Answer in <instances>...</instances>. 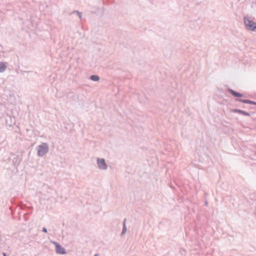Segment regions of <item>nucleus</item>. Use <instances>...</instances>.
Segmentation results:
<instances>
[{
  "label": "nucleus",
  "mask_w": 256,
  "mask_h": 256,
  "mask_svg": "<svg viewBox=\"0 0 256 256\" xmlns=\"http://www.w3.org/2000/svg\"><path fill=\"white\" fill-rule=\"evenodd\" d=\"M42 230H43V232H47V230H46V228H43Z\"/></svg>",
  "instance_id": "9d476101"
},
{
  "label": "nucleus",
  "mask_w": 256,
  "mask_h": 256,
  "mask_svg": "<svg viewBox=\"0 0 256 256\" xmlns=\"http://www.w3.org/2000/svg\"><path fill=\"white\" fill-rule=\"evenodd\" d=\"M239 100L240 102H244V103L252 104L253 101H252L250 100Z\"/></svg>",
  "instance_id": "1a4fd4ad"
},
{
  "label": "nucleus",
  "mask_w": 256,
  "mask_h": 256,
  "mask_svg": "<svg viewBox=\"0 0 256 256\" xmlns=\"http://www.w3.org/2000/svg\"><path fill=\"white\" fill-rule=\"evenodd\" d=\"M98 164L99 168L101 169H106V165L104 159H98Z\"/></svg>",
  "instance_id": "20e7f679"
},
{
  "label": "nucleus",
  "mask_w": 256,
  "mask_h": 256,
  "mask_svg": "<svg viewBox=\"0 0 256 256\" xmlns=\"http://www.w3.org/2000/svg\"><path fill=\"white\" fill-rule=\"evenodd\" d=\"M4 256H6V254H4Z\"/></svg>",
  "instance_id": "f8f14e48"
},
{
  "label": "nucleus",
  "mask_w": 256,
  "mask_h": 256,
  "mask_svg": "<svg viewBox=\"0 0 256 256\" xmlns=\"http://www.w3.org/2000/svg\"><path fill=\"white\" fill-rule=\"evenodd\" d=\"M6 65L4 63L1 62H0V72H3L5 70L6 68Z\"/></svg>",
  "instance_id": "0eeeda50"
},
{
  "label": "nucleus",
  "mask_w": 256,
  "mask_h": 256,
  "mask_svg": "<svg viewBox=\"0 0 256 256\" xmlns=\"http://www.w3.org/2000/svg\"><path fill=\"white\" fill-rule=\"evenodd\" d=\"M48 152V146L45 144L40 145L38 147V153L40 156H44Z\"/></svg>",
  "instance_id": "f03ea898"
},
{
  "label": "nucleus",
  "mask_w": 256,
  "mask_h": 256,
  "mask_svg": "<svg viewBox=\"0 0 256 256\" xmlns=\"http://www.w3.org/2000/svg\"><path fill=\"white\" fill-rule=\"evenodd\" d=\"M244 22L248 30H254L256 29V22L250 20V18L245 17Z\"/></svg>",
  "instance_id": "f257e3e1"
},
{
  "label": "nucleus",
  "mask_w": 256,
  "mask_h": 256,
  "mask_svg": "<svg viewBox=\"0 0 256 256\" xmlns=\"http://www.w3.org/2000/svg\"><path fill=\"white\" fill-rule=\"evenodd\" d=\"M91 79L94 81H98L99 80V77L96 75H92L90 77Z\"/></svg>",
  "instance_id": "6e6552de"
},
{
  "label": "nucleus",
  "mask_w": 256,
  "mask_h": 256,
  "mask_svg": "<svg viewBox=\"0 0 256 256\" xmlns=\"http://www.w3.org/2000/svg\"><path fill=\"white\" fill-rule=\"evenodd\" d=\"M252 104H254V105H256V102H252Z\"/></svg>",
  "instance_id": "9b49d317"
},
{
  "label": "nucleus",
  "mask_w": 256,
  "mask_h": 256,
  "mask_svg": "<svg viewBox=\"0 0 256 256\" xmlns=\"http://www.w3.org/2000/svg\"><path fill=\"white\" fill-rule=\"evenodd\" d=\"M95 256H97L96 255H95Z\"/></svg>",
  "instance_id": "ddd939ff"
},
{
  "label": "nucleus",
  "mask_w": 256,
  "mask_h": 256,
  "mask_svg": "<svg viewBox=\"0 0 256 256\" xmlns=\"http://www.w3.org/2000/svg\"><path fill=\"white\" fill-rule=\"evenodd\" d=\"M233 112H238V114H244V115L246 116H250V114L248 112H244V110H233Z\"/></svg>",
  "instance_id": "423d86ee"
},
{
  "label": "nucleus",
  "mask_w": 256,
  "mask_h": 256,
  "mask_svg": "<svg viewBox=\"0 0 256 256\" xmlns=\"http://www.w3.org/2000/svg\"><path fill=\"white\" fill-rule=\"evenodd\" d=\"M230 92L234 96L239 97V98H242V94L236 92L232 90H230Z\"/></svg>",
  "instance_id": "39448f33"
},
{
  "label": "nucleus",
  "mask_w": 256,
  "mask_h": 256,
  "mask_svg": "<svg viewBox=\"0 0 256 256\" xmlns=\"http://www.w3.org/2000/svg\"><path fill=\"white\" fill-rule=\"evenodd\" d=\"M56 246V250L57 254H66V251L64 248L56 242H52Z\"/></svg>",
  "instance_id": "7ed1b4c3"
}]
</instances>
